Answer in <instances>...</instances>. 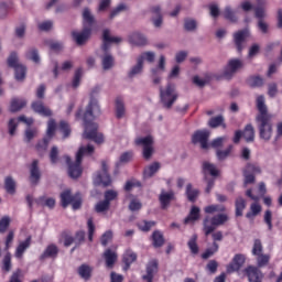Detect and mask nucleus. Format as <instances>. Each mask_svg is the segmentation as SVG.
<instances>
[{
	"label": "nucleus",
	"mask_w": 282,
	"mask_h": 282,
	"mask_svg": "<svg viewBox=\"0 0 282 282\" xmlns=\"http://www.w3.org/2000/svg\"><path fill=\"white\" fill-rule=\"evenodd\" d=\"M185 195L188 202L195 203L197 197H199V189H193V184L188 183L186 185Z\"/></svg>",
	"instance_id": "72a5a7b5"
},
{
	"label": "nucleus",
	"mask_w": 282,
	"mask_h": 282,
	"mask_svg": "<svg viewBox=\"0 0 282 282\" xmlns=\"http://www.w3.org/2000/svg\"><path fill=\"white\" fill-rule=\"evenodd\" d=\"M247 84L249 85V87H251L252 89L257 88V87H263V85L265 84V82L263 80V78L259 75H252L250 77H248L247 79Z\"/></svg>",
	"instance_id": "2f4dec72"
},
{
	"label": "nucleus",
	"mask_w": 282,
	"mask_h": 282,
	"mask_svg": "<svg viewBox=\"0 0 282 282\" xmlns=\"http://www.w3.org/2000/svg\"><path fill=\"white\" fill-rule=\"evenodd\" d=\"M236 217H243V210H246V200L243 197L238 196L235 202Z\"/></svg>",
	"instance_id": "4c0bfd02"
},
{
	"label": "nucleus",
	"mask_w": 282,
	"mask_h": 282,
	"mask_svg": "<svg viewBox=\"0 0 282 282\" xmlns=\"http://www.w3.org/2000/svg\"><path fill=\"white\" fill-rule=\"evenodd\" d=\"M259 173H261V167L251 163L247 164L243 170L245 186H248V184H254V175H259Z\"/></svg>",
	"instance_id": "9b49d317"
},
{
	"label": "nucleus",
	"mask_w": 282,
	"mask_h": 282,
	"mask_svg": "<svg viewBox=\"0 0 282 282\" xmlns=\"http://www.w3.org/2000/svg\"><path fill=\"white\" fill-rule=\"evenodd\" d=\"M2 270L3 272L12 270V256L10 253H7L2 260Z\"/></svg>",
	"instance_id": "13d9d810"
},
{
	"label": "nucleus",
	"mask_w": 282,
	"mask_h": 282,
	"mask_svg": "<svg viewBox=\"0 0 282 282\" xmlns=\"http://www.w3.org/2000/svg\"><path fill=\"white\" fill-rule=\"evenodd\" d=\"M102 259L105 260L106 268L113 270V265L118 263V252L108 248L104 251Z\"/></svg>",
	"instance_id": "f3484780"
},
{
	"label": "nucleus",
	"mask_w": 282,
	"mask_h": 282,
	"mask_svg": "<svg viewBox=\"0 0 282 282\" xmlns=\"http://www.w3.org/2000/svg\"><path fill=\"white\" fill-rule=\"evenodd\" d=\"M35 204H37V206L46 207V208H50L52 210L56 206V199H54L52 197L40 196L35 200Z\"/></svg>",
	"instance_id": "a878e982"
},
{
	"label": "nucleus",
	"mask_w": 282,
	"mask_h": 282,
	"mask_svg": "<svg viewBox=\"0 0 282 282\" xmlns=\"http://www.w3.org/2000/svg\"><path fill=\"white\" fill-rule=\"evenodd\" d=\"M80 78H83V68H77L75 70V75L73 78V87L76 89V87L80 86Z\"/></svg>",
	"instance_id": "338daca9"
},
{
	"label": "nucleus",
	"mask_w": 282,
	"mask_h": 282,
	"mask_svg": "<svg viewBox=\"0 0 282 282\" xmlns=\"http://www.w3.org/2000/svg\"><path fill=\"white\" fill-rule=\"evenodd\" d=\"M143 69H144V64L142 63V58H137V64L132 66V68L128 74L129 78H133L134 76H138V74H141Z\"/></svg>",
	"instance_id": "a19ab883"
},
{
	"label": "nucleus",
	"mask_w": 282,
	"mask_h": 282,
	"mask_svg": "<svg viewBox=\"0 0 282 282\" xmlns=\"http://www.w3.org/2000/svg\"><path fill=\"white\" fill-rule=\"evenodd\" d=\"M50 142H52V139L50 137H45L42 141H39L36 144L37 151H47V147H50Z\"/></svg>",
	"instance_id": "e2e57ef3"
},
{
	"label": "nucleus",
	"mask_w": 282,
	"mask_h": 282,
	"mask_svg": "<svg viewBox=\"0 0 282 282\" xmlns=\"http://www.w3.org/2000/svg\"><path fill=\"white\" fill-rule=\"evenodd\" d=\"M243 273L248 278L249 282H263V272L259 270V267L248 265Z\"/></svg>",
	"instance_id": "4468645a"
},
{
	"label": "nucleus",
	"mask_w": 282,
	"mask_h": 282,
	"mask_svg": "<svg viewBox=\"0 0 282 282\" xmlns=\"http://www.w3.org/2000/svg\"><path fill=\"white\" fill-rule=\"evenodd\" d=\"M73 238L75 239L76 247L80 246L82 243H85V231L84 230L76 231Z\"/></svg>",
	"instance_id": "774afa93"
},
{
	"label": "nucleus",
	"mask_w": 282,
	"mask_h": 282,
	"mask_svg": "<svg viewBox=\"0 0 282 282\" xmlns=\"http://www.w3.org/2000/svg\"><path fill=\"white\" fill-rule=\"evenodd\" d=\"M72 36L77 45H85V42L89 41V36H91V29L85 25L82 32L73 31Z\"/></svg>",
	"instance_id": "dca6fc26"
},
{
	"label": "nucleus",
	"mask_w": 282,
	"mask_h": 282,
	"mask_svg": "<svg viewBox=\"0 0 282 282\" xmlns=\"http://www.w3.org/2000/svg\"><path fill=\"white\" fill-rule=\"evenodd\" d=\"M158 272V260H152L147 265V274L145 276H153Z\"/></svg>",
	"instance_id": "680f3d73"
},
{
	"label": "nucleus",
	"mask_w": 282,
	"mask_h": 282,
	"mask_svg": "<svg viewBox=\"0 0 282 282\" xmlns=\"http://www.w3.org/2000/svg\"><path fill=\"white\" fill-rule=\"evenodd\" d=\"M160 98L164 109H171L173 105H175L177 98H180L177 90H175V85L169 83L165 89L160 87Z\"/></svg>",
	"instance_id": "39448f33"
},
{
	"label": "nucleus",
	"mask_w": 282,
	"mask_h": 282,
	"mask_svg": "<svg viewBox=\"0 0 282 282\" xmlns=\"http://www.w3.org/2000/svg\"><path fill=\"white\" fill-rule=\"evenodd\" d=\"M199 207L192 206L188 216L184 219V224H195L199 219Z\"/></svg>",
	"instance_id": "c85d7f7f"
},
{
	"label": "nucleus",
	"mask_w": 282,
	"mask_h": 282,
	"mask_svg": "<svg viewBox=\"0 0 282 282\" xmlns=\"http://www.w3.org/2000/svg\"><path fill=\"white\" fill-rule=\"evenodd\" d=\"M76 196H72V191L66 189L61 194V202H62V206L63 208H67L68 204H72V202H74V198Z\"/></svg>",
	"instance_id": "37998d69"
},
{
	"label": "nucleus",
	"mask_w": 282,
	"mask_h": 282,
	"mask_svg": "<svg viewBox=\"0 0 282 282\" xmlns=\"http://www.w3.org/2000/svg\"><path fill=\"white\" fill-rule=\"evenodd\" d=\"M94 153V145L88 144L87 147H80L76 153V162H72V158L69 155H65L64 159L66 164H68V175L73 180H78L80 175H83V167L80 164L83 163L84 155H91Z\"/></svg>",
	"instance_id": "7ed1b4c3"
},
{
	"label": "nucleus",
	"mask_w": 282,
	"mask_h": 282,
	"mask_svg": "<svg viewBox=\"0 0 282 282\" xmlns=\"http://www.w3.org/2000/svg\"><path fill=\"white\" fill-rule=\"evenodd\" d=\"M166 72V57L161 55L159 58V64L156 67L151 68L152 80L154 85H160L162 83V74Z\"/></svg>",
	"instance_id": "6e6552de"
},
{
	"label": "nucleus",
	"mask_w": 282,
	"mask_h": 282,
	"mask_svg": "<svg viewBox=\"0 0 282 282\" xmlns=\"http://www.w3.org/2000/svg\"><path fill=\"white\" fill-rule=\"evenodd\" d=\"M243 67V61L239 59V58H231L228 61L227 66L224 69V76L225 78H232V76H235V74H237V72H239V69H241Z\"/></svg>",
	"instance_id": "1a4fd4ad"
},
{
	"label": "nucleus",
	"mask_w": 282,
	"mask_h": 282,
	"mask_svg": "<svg viewBox=\"0 0 282 282\" xmlns=\"http://www.w3.org/2000/svg\"><path fill=\"white\" fill-rule=\"evenodd\" d=\"M83 21H84V28L87 25V28H93L94 23L96 22V19L94 18V14H91V11L89 8H85L83 11Z\"/></svg>",
	"instance_id": "7c9ffc66"
},
{
	"label": "nucleus",
	"mask_w": 282,
	"mask_h": 282,
	"mask_svg": "<svg viewBox=\"0 0 282 282\" xmlns=\"http://www.w3.org/2000/svg\"><path fill=\"white\" fill-rule=\"evenodd\" d=\"M4 189L9 195H14L17 193V181L12 176H7L4 178Z\"/></svg>",
	"instance_id": "473e14b6"
},
{
	"label": "nucleus",
	"mask_w": 282,
	"mask_h": 282,
	"mask_svg": "<svg viewBox=\"0 0 282 282\" xmlns=\"http://www.w3.org/2000/svg\"><path fill=\"white\" fill-rule=\"evenodd\" d=\"M94 273V267L83 263L77 269V274L83 279L84 281H89L91 279V274Z\"/></svg>",
	"instance_id": "393cba45"
},
{
	"label": "nucleus",
	"mask_w": 282,
	"mask_h": 282,
	"mask_svg": "<svg viewBox=\"0 0 282 282\" xmlns=\"http://www.w3.org/2000/svg\"><path fill=\"white\" fill-rule=\"evenodd\" d=\"M256 105L259 111L258 116L256 117V121L258 122L259 138L260 140H263V142H270V140H272L274 129L272 126V115L268 113L265 97L263 95L258 96Z\"/></svg>",
	"instance_id": "f03ea898"
},
{
	"label": "nucleus",
	"mask_w": 282,
	"mask_h": 282,
	"mask_svg": "<svg viewBox=\"0 0 282 282\" xmlns=\"http://www.w3.org/2000/svg\"><path fill=\"white\" fill-rule=\"evenodd\" d=\"M184 30L186 32H195V30H197V21L195 19L186 18L184 20Z\"/></svg>",
	"instance_id": "8fccbe9b"
},
{
	"label": "nucleus",
	"mask_w": 282,
	"mask_h": 282,
	"mask_svg": "<svg viewBox=\"0 0 282 282\" xmlns=\"http://www.w3.org/2000/svg\"><path fill=\"white\" fill-rule=\"evenodd\" d=\"M232 153V145H228L226 150H216V158L220 162H224Z\"/></svg>",
	"instance_id": "3c124183"
},
{
	"label": "nucleus",
	"mask_w": 282,
	"mask_h": 282,
	"mask_svg": "<svg viewBox=\"0 0 282 282\" xmlns=\"http://www.w3.org/2000/svg\"><path fill=\"white\" fill-rule=\"evenodd\" d=\"M187 246L193 254H199V246L197 245V235L194 234L188 242Z\"/></svg>",
	"instance_id": "a18cd8bd"
},
{
	"label": "nucleus",
	"mask_w": 282,
	"mask_h": 282,
	"mask_svg": "<svg viewBox=\"0 0 282 282\" xmlns=\"http://www.w3.org/2000/svg\"><path fill=\"white\" fill-rule=\"evenodd\" d=\"M32 246V236H29L24 241H21L14 252L15 259H23V254H25V250H28Z\"/></svg>",
	"instance_id": "4be33fe9"
},
{
	"label": "nucleus",
	"mask_w": 282,
	"mask_h": 282,
	"mask_svg": "<svg viewBox=\"0 0 282 282\" xmlns=\"http://www.w3.org/2000/svg\"><path fill=\"white\" fill-rule=\"evenodd\" d=\"M152 246L154 248H162L164 246V235L160 230H155L152 234Z\"/></svg>",
	"instance_id": "c9c22d12"
},
{
	"label": "nucleus",
	"mask_w": 282,
	"mask_h": 282,
	"mask_svg": "<svg viewBox=\"0 0 282 282\" xmlns=\"http://www.w3.org/2000/svg\"><path fill=\"white\" fill-rule=\"evenodd\" d=\"M28 105V101H25V99H12L11 101V106H10V111L11 113H17V111H21V109H23V107H25Z\"/></svg>",
	"instance_id": "ea45409f"
},
{
	"label": "nucleus",
	"mask_w": 282,
	"mask_h": 282,
	"mask_svg": "<svg viewBox=\"0 0 282 282\" xmlns=\"http://www.w3.org/2000/svg\"><path fill=\"white\" fill-rule=\"evenodd\" d=\"M88 228V241H94V235L96 234V225L94 224V218H88L87 220Z\"/></svg>",
	"instance_id": "bf43d9fd"
},
{
	"label": "nucleus",
	"mask_w": 282,
	"mask_h": 282,
	"mask_svg": "<svg viewBox=\"0 0 282 282\" xmlns=\"http://www.w3.org/2000/svg\"><path fill=\"white\" fill-rule=\"evenodd\" d=\"M160 162H154L144 170V177H153L160 171Z\"/></svg>",
	"instance_id": "c03bdc74"
},
{
	"label": "nucleus",
	"mask_w": 282,
	"mask_h": 282,
	"mask_svg": "<svg viewBox=\"0 0 282 282\" xmlns=\"http://www.w3.org/2000/svg\"><path fill=\"white\" fill-rule=\"evenodd\" d=\"M256 257H257L258 268H265V265H268V263H270V254L260 253Z\"/></svg>",
	"instance_id": "5fc2aeb1"
},
{
	"label": "nucleus",
	"mask_w": 282,
	"mask_h": 282,
	"mask_svg": "<svg viewBox=\"0 0 282 282\" xmlns=\"http://www.w3.org/2000/svg\"><path fill=\"white\" fill-rule=\"evenodd\" d=\"M203 173L206 174L208 173L209 175H212V177H218L219 176V170H217V166H215V164L208 163V162H204L203 163Z\"/></svg>",
	"instance_id": "f704fd0d"
},
{
	"label": "nucleus",
	"mask_w": 282,
	"mask_h": 282,
	"mask_svg": "<svg viewBox=\"0 0 282 282\" xmlns=\"http://www.w3.org/2000/svg\"><path fill=\"white\" fill-rule=\"evenodd\" d=\"M104 197L110 206H111V202H115V199H118V192L113 191V189H108L104 193Z\"/></svg>",
	"instance_id": "4d7b16f0"
},
{
	"label": "nucleus",
	"mask_w": 282,
	"mask_h": 282,
	"mask_svg": "<svg viewBox=\"0 0 282 282\" xmlns=\"http://www.w3.org/2000/svg\"><path fill=\"white\" fill-rule=\"evenodd\" d=\"M54 133H56V120L50 119L47 122L46 138L53 139Z\"/></svg>",
	"instance_id": "603ef678"
},
{
	"label": "nucleus",
	"mask_w": 282,
	"mask_h": 282,
	"mask_svg": "<svg viewBox=\"0 0 282 282\" xmlns=\"http://www.w3.org/2000/svg\"><path fill=\"white\" fill-rule=\"evenodd\" d=\"M58 257V247L54 243L48 245L44 252L40 256V261L45 259H56Z\"/></svg>",
	"instance_id": "5701e85b"
},
{
	"label": "nucleus",
	"mask_w": 282,
	"mask_h": 282,
	"mask_svg": "<svg viewBox=\"0 0 282 282\" xmlns=\"http://www.w3.org/2000/svg\"><path fill=\"white\" fill-rule=\"evenodd\" d=\"M242 138H245L246 142H254V127L252 123H248L243 131H242Z\"/></svg>",
	"instance_id": "e433bc0d"
},
{
	"label": "nucleus",
	"mask_w": 282,
	"mask_h": 282,
	"mask_svg": "<svg viewBox=\"0 0 282 282\" xmlns=\"http://www.w3.org/2000/svg\"><path fill=\"white\" fill-rule=\"evenodd\" d=\"M25 57L28 61H32L35 63V65H39L41 63V55L39 54V48L31 47L26 51Z\"/></svg>",
	"instance_id": "c756f323"
},
{
	"label": "nucleus",
	"mask_w": 282,
	"mask_h": 282,
	"mask_svg": "<svg viewBox=\"0 0 282 282\" xmlns=\"http://www.w3.org/2000/svg\"><path fill=\"white\" fill-rule=\"evenodd\" d=\"M208 138H210V131L197 130L192 135V144H199L203 149H208Z\"/></svg>",
	"instance_id": "9d476101"
},
{
	"label": "nucleus",
	"mask_w": 282,
	"mask_h": 282,
	"mask_svg": "<svg viewBox=\"0 0 282 282\" xmlns=\"http://www.w3.org/2000/svg\"><path fill=\"white\" fill-rule=\"evenodd\" d=\"M116 62V59L113 58V55H111L110 53H106L102 57H101V65L102 68L105 70L107 69H111V67H113V63Z\"/></svg>",
	"instance_id": "79ce46f5"
},
{
	"label": "nucleus",
	"mask_w": 282,
	"mask_h": 282,
	"mask_svg": "<svg viewBox=\"0 0 282 282\" xmlns=\"http://www.w3.org/2000/svg\"><path fill=\"white\" fill-rule=\"evenodd\" d=\"M153 226H155V221L141 220L137 223V227L139 230H141V232H149Z\"/></svg>",
	"instance_id": "09e8293b"
},
{
	"label": "nucleus",
	"mask_w": 282,
	"mask_h": 282,
	"mask_svg": "<svg viewBox=\"0 0 282 282\" xmlns=\"http://www.w3.org/2000/svg\"><path fill=\"white\" fill-rule=\"evenodd\" d=\"M30 182L36 186L41 182V170L39 169V160H34L30 167Z\"/></svg>",
	"instance_id": "aec40b11"
},
{
	"label": "nucleus",
	"mask_w": 282,
	"mask_h": 282,
	"mask_svg": "<svg viewBox=\"0 0 282 282\" xmlns=\"http://www.w3.org/2000/svg\"><path fill=\"white\" fill-rule=\"evenodd\" d=\"M153 137L152 135H147V137H138L134 140V143L137 147H142L143 149L147 147H153Z\"/></svg>",
	"instance_id": "58836bf2"
},
{
	"label": "nucleus",
	"mask_w": 282,
	"mask_h": 282,
	"mask_svg": "<svg viewBox=\"0 0 282 282\" xmlns=\"http://www.w3.org/2000/svg\"><path fill=\"white\" fill-rule=\"evenodd\" d=\"M31 108L35 113H39V116H43L44 118H50L52 116V110L45 107V104L41 100L33 101Z\"/></svg>",
	"instance_id": "a211bd4d"
},
{
	"label": "nucleus",
	"mask_w": 282,
	"mask_h": 282,
	"mask_svg": "<svg viewBox=\"0 0 282 282\" xmlns=\"http://www.w3.org/2000/svg\"><path fill=\"white\" fill-rule=\"evenodd\" d=\"M122 261L124 263L123 271L127 272L131 268V264L138 261V254L129 249L123 253Z\"/></svg>",
	"instance_id": "b1692460"
},
{
	"label": "nucleus",
	"mask_w": 282,
	"mask_h": 282,
	"mask_svg": "<svg viewBox=\"0 0 282 282\" xmlns=\"http://www.w3.org/2000/svg\"><path fill=\"white\" fill-rule=\"evenodd\" d=\"M59 131L63 132V138H69L72 133V128H69V123H67L66 121H61Z\"/></svg>",
	"instance_id": "0e129e2a"
},
{
	"label": "nucleus",
	"mask_w": 282,
	"mask_h": 282,
	"mask_svg": "<svg viewBox=\"0 0 282 282\" xmlns=\"http://www.w3.org/2000/svg\"><path fill=\"white\" fill-rule=\"evenodd\" d=\"M250 210L251 212L246 214L247 219H252V217H257V215L261 213V205H259L258 203H253L250 206Z\"/></svg>",
	"instance_id": "6e6d98bb"
},
{
	"label": "nucleus",
	"mask_w": 282,
	"mask_h": 282,
	"mask_svg": "<svg viewBox=\"0 0 282 282\" xmlns=\"http://www.w3.org/2000/svg\"><path fill=\"white\" fill-rule=\"evenodd\" d=\"M250 36V30L248 29H243L240 30L236 33H234V43L236 45V50L237 52H239V54H241V52H243V43H246V37Z\"/></svg>",
	"instance_id": "2eb2a0df"
},
{
	"label": "nucleus",
	"mask_w": 282,
	"mask_h": 282,
	"mask_svg": "<svg viewBox=\"0 0 282 282\" xmlns=\"http://www.w3.org/2000/svg\"><path fill=\"white\" fill-rule=\"evenodd\" d=\"M246 263V256L242 253L235 254L231 262L227 265L228 274H232V272H239L243 264Z\"/></svg>",
	"instance_id": "f8f14e48"
},
{
	"label": "nucleus",
	"mask_w": 282,
	"mask_h": 282,
	"mask_svg": "<svg viewBox=\"0 0 282 282\" xmlns=\"http://www.w3.org/2000/svg\"><path fill=\"white\" fill-rule=\"evenodd\" d=\"M128 41L131 45H137V47H142L149 43L147 36L140 32L131 33L128 36Z\"/></svg>",
	"instance_id": "412c9836"
},
{
	"label": "nucleus",
	"mask_w": 282,
	"mask_h": 282,
	"mask_svg": "<svg viewBox=\"0 0 282 282\" xmlns=\"http://www.w3.org/2000/svg\"><path fill=\"white\" fill-rule=\"evenodd\" d=\"M159 202L162 210H166L171 206L172 202H175V192L173 189L165 191L161 189L159 195Z\"/></svg>",
	"instance_id": "ddd939ff"
},
{
	"label": "nucleus",
	"mask_w": 282,
	"mask_h": 282,
	"mask_svg": "<svg viewBox=\"0 0 282 282\" xmlns=\"http://www.w3.org/2000/svg\"><path fill=\"white\" fill-rule=\"evenodd\" d=\"M115 108H116V118H118V120L124 118V113L127 109L124 108V100H122V97L116 98Z\"/></svg>",
	"instance_id": "bb28decb"
},
{
	"label": "nucleus",
	"mask_w": 282,
	"mask_h": 282,
	"mask_svg": "<svg viewBox=\"0 0 282 282\" xmlns=\"http://www.w3.org/2000/svg\"><path fill=\"white\" fill-rule=\"evenodd\" d=\"M110 206L111 205L104 199L96 204L95 210L96 213H106V210H108Z\"/></svg>",
	"instance_id": "69168bd1"
},
{
	"label": "nucleus",
	"mask_w": 282,
	"mask_h": 282,
	"mask_svg": "<svg viewBox=\"0 0 282 282\" xmlns=\"http://www.w3.org/2000/svg\"><path fill=\"white\" fill-rule=\"evenodd\" d=\"M102 41L104 43H102L101 50H104L105 52H108L110 43H121L122 39L111 36V31H109V29H106L102 32Z\"/></svg>",
	"instance_id": "6ab92c4d"
},
{
	"label": "nucleus",
	"mask_w": 282,
	"mask_h": 282,
	"mask_svg": "<svg viewBox=\"0 0 282 282\" xmlns=\"http://www.w3.org/2000/svg\"><path fill=\"white\" fill-rule=\"evenodd\" d=\"M208 127L210 129H217V127H223V129H226V123H225L224 116L218 115L216 117H212L208 120Z\"/></svg>",
	"instance_id": "cd10ccee"
},
{
	"label": "nucleus",
	"mask_w": 282,
	"mask_h": 282,
	"mask_svg": "<svg viewBox=\"0 0 282 282\" xmlns=\"http://www.w3.org/2000/svg\"><path fill=\"white\" fill-rule=\"evenodd\" d=\"M251 252H252L253 257L263 254V243H261V240H259V239L254 240Z\"/></svg>",
	"instance_id": "052dcab7"
},
{
	"label": "nucleus",
	"mask_w": 282,
	"mask_h": 282,
	"mask_svg": "<svg viewBox=\"0 0 282 282\" xmlns=\"http://www.w3.org/2000/svg\"><path fill=\"white\" fill-rule=\"evenodd\" d=\"M223 15L227 21H230L231 23H237V14L235 13V10L230 8V6H227L225 8Z\"/></svg>",
	"instance_id": "49530a36"
},
{
	"label": "nucleus",
	"mask_w": 282,
	"mask_h": 282,
	"mask_svg": "<svg viewBox=\"0 0 282 282\" xmlns=\"http://www.w3.org/2000/svg\"><path fill=\"white\" fill-rule=\"evenodd\" d=\"M109 166H107V162H101V171L97 172L94 182L97 186H110L111 185V176L109 175Z\"/></svg>",
	"instance_id": "0eeeda50"
},
{
	"label": "nucleus",
	"mask_w": 282,
	"mask_h": 282,
	"mask_svg": "<svg viewBox=\"0 0 282 282\" xmlns=\"http://www.w3.org/2000/svg\"><path fill=\"white\" fill-rule=\"evenodd\" d=\"M216 252H219V245L217 242H213L210 248H207L204 253H202V259H210Z\"/></svg>",
	"instance_id": "de8ad7c7"
},
{
	"label": "nucleus",
	"mask_w": 282,
	"mask_h": 282,
	"mask_svg": "<svg viewBox=\"0 0 282 282\" xmlns=\"http://www.w3.org/2000/svg\"><path fill=\"white\" fill-rule=\"evenodd\" d=\"M8 67H11L15 72V78L18 80H23L25 78L26 68L23 64L19 63V55L12 52L7 59Z\"/></svg>",
	"instance_id": "423d86ee"
},
{
	"label": "nucleus",
	"mask_w": 282,
	"mask_h": 282,
	"mask_svg": "<svg viewBox=\"0 0 282 282\" xmlns=\"http://www.w3.org/2000/svg\"><path fill=\"white\" fill-rule=\"evenodd\" d=\"M95 94H100V87H95L90 93V100L83 117L85 127L83 138L94 140L96 144H102L105 137L98 132V123L94 122L100 116V105H98V99L94 98Z\"/></svg>",
	"instance_id": "f257e3e1"
},
{
	"label": "nucleus",
	"mask_w": 282,
	"mask_h": 282,
	"mask_svg": "<svg viewBox=\"0 0 282 282\" xmlns=\"http://www.w3.org/2000/svg\"><path fill=\"white\" fill-rule=\"evenodd\" d=\"M204 210L207 215H213V213H225L226 207L223 205H209V206L205 207Z\"/></svg>",
	"instance_id": "864d4df0"
},
{
	"label": "nucleus",
	"mask_w": 282,
	"mask_h": 282,
	"mask_svg": "<svg viewBox=\"0 0 282 282\" xmlns=\"http://www.w3.org/2000/svg\"><path fill=\"white\" fill-rule=\"evenodd\" d=\"M228 221V215L226 214H218L216 216H206L203 220V231L205 237L208 235H213L214 230H217L219 226H224Z\"/></svg>",
	"instance_id": "20e7f679"
}]
</instances>
